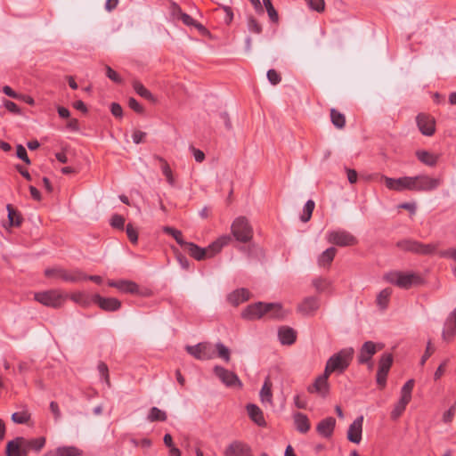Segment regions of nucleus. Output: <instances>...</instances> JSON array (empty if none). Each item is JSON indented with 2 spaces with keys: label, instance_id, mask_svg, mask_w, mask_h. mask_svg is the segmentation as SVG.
Listing matches in <instances>:
<instances>
[{
  "label": "nucleus",
  "instance_id": "nucleus-4",
  "mask_svg": "<svg viewBox=\"0 0 456 456\" xmlns=\"http://www.w3.org/2000/svg\"><path fill=\"white\" fill-rule=\"evenodd\" d=\"M384 279L401 289H408L420 281L419 275L414 273H403L399 271L389 272L385 274Z\"/></svg>",
  "mask_w": 456,
  "mask_h": 456
},
{
  "label": "nucleus",
  "instance_id": "nucleus-15",
  "mask_svg": "<svg viewBox=\"0 0 456 456\" xmlns=\"http://www.w3.org/2000/svg\"><path fill=\"white\" fill-rule=\"evenodd\" d=\"M393 363V355L391 354H384L379 362L377 371V383L383 388L386 386L387 377Z\"/></svg>",
  "mask_w": 456,
  "mask_h": 456
},
{
  "label": "nucleus",
  "instance_id": "nucleus-2",
  "mask_svg": "<svg viewBox=\"0 0 456 456\" xmlns=\"http://www.w3.org/2000/svg\"><path fill=\"white\" fill-rule=\"evenodd\" d=\"M354 350L352 347H346L332 354L325 365V372L330 375L333 372L343 373L350 365Z\"/></svg>",
  "mask_w": 456,
  "mask_h": 456
},
{
  "label": "nucleus",
  "instance_id": "nucleus-21",
  "mask_svg": "<svg viewBox=\"0 0 456 456\" xmlns=\"http://www.w3.org/2000/svg\"><path fill=\"white\" fill-rule=\"evenodd\" d=\"M93 301L102 310L114 312L121 307V302L115 297H103L98 294L93 297Z\"/></svg>",
  "mask_w": 456,
  "mask_h": 456
},
{
  "label": "nucleus",
  "instance_id": "nucleus-23",
  "mask_svg": "<svg viewBox=\"0 0 456 456\" xmlns=\"http://www.w3.org/2000/svg\"><path fill=\"white\" fill-rule=\"evenodd\" d=\"M377 352V346L372 341H366L361 347L358 354L359 363H366Z\"/></svg>",
  "mask_w": 456,
  "mask_h": 456
},
{
  "label": "nucleus",
  "instance_id": "nucleus-48",
  "mask_svg": "<svg viewBox=\"0 0 456 456\" xmlns=\"http://www.w3.org/2000/svg\"><path fill=\"white\" fill-rule=\"evenodd\" d=\"M97 369L101 374V376L103 378L104 381L108 385V387H110V375H109V369L105 362H100L98 363Z\"/></svg>",
  "mask_w": 456,
  "mask_h": 456
},
{
  "label": "nucleus",
  "instance_id": "nucleus-61",
  "mask_svg": "<svg viewBox=\"0 0 456 456\" xmlns=\"http://www.w3.org/2000/svg\"><path fill=\"white\" fill-rule=\"evenodd\" d=\"M111 114L118 118H121L123 116V110L120 104L117 102H112L110 105Z\"/></svg>",
  "mask_w": 456,
  "mask_h": 456
},
{
  "label": "nucleus",
  "instance_id": "nucleus-46",
  "mask_svg": "<svg viewBox=\"0 0 456 456\" xmlns=\"http://www.w3.org/2000/svg\"><path fill=\"white\" fill-rule=\"evenodd\" d=\"M263 4L266 9V12L268 13L269 19L274 22L277 23L279 21V15L276 12L275 8L273 7L271 0H263Z\"/></svg>",
  "mask_w": 456,
  "mask_h": 456
},
{
  "label": "nucleus",
  "instance_id": "nucleus-37",
  "mask_svg": "<svg viewBox=\"0 0 456 456\" xmlns=\"http://www.w3.org/2000/svg\"><path fill=\"white\" fill-rule=\"evenodd\" d=\"M132 86L135 93L141 97L154 102L153 94L138 80H134Z\"/></svg>",
  "mask_w": 456,
  "mask_h": 456
},
{
  "label": "nucleus",
  "instance_id": "nucleus-42",
  "mask_svg": "<svg viewBox=\"0 0 456 456\" xmlns=\"http://www.w3.org/2000/svg\"><path fill=\"white\" fill-rule=\"evenodd\" d=\"M178 18L186 26L194 27L200 31H203L206 29L202 24L197 22L191 16H190L189 14H187L185 12H181V15Z\"/></svg>",
  "mask_w": 456,
  "mask_h": 456
},
{
  "label": "nucleus",
  "instance_id": "nucleus-39",
  "mask_svg": "<svg viewBox=\"0 0 456 456\" xmlns=\"http://www.w3.org/2000/svg\"><path fill=\"white\" fill-rule=\"evenodd\" d=\"M167 419V415L166 411H164L155 406L150 410L149 414L147 416V419L151 422L166 421Z\"/></svg>",
  "mask_w": 456,
  "mask_h": 456
},
{
  "label": "nucleus",
  "instance_id": "nucleus-26",
  "mask_svg": "<svg viewBox=\"0 0 456 456\" xmlns=\"http://www.w3.org/2000/svg\"><path fill=\"white\" fill-rule=\"evenodd\" d=\"M413 387H414V379H409L403 386V387L401 389V396H400L399 401L397 402V404L401 405L404 409L406 408V405L411 400V393H412Z\"/></svg>",
  "mask_w": 456,
  "mask_h": 456
},
{
  "label": "nucleus",
  "instance_id": "nucleus-43",
  "mask_svg": "<svg viewBox=\"0 0 456 456\" xmlns=\"http://www.w3.org/2000/svg\"><path fill=\"white\" fill-rule=\"evenodd\" d=\"M391 294L392 290L390 289H384L379 293L377 297V304L381 309L387 308Z\"/></svg>",
  "mask_w": 456,
  "mask_h": 456
},
{
  "label": "nucleus",
  "instance_id": "nucleus-11",
  "mask_svg": "<svg viewBox=\"0 0 456 456\" xmlns=\"http://www.w3.org/2000/svg\"><path fill=\"white\" fill-rule=\"evenodd\" d=\"M215 375L226 386V387H241L242 383L240 380L239 377L232 371L216 365L214 367Z\"/></svg>",
  "mask_w": 456,
  "mask_h": 456
},
{
  "label": "nucleus",
  "instance_id": "nucleus-53",
  "mask_svg": "<svg viewBox=\"0 0 456 456\" xmlns=\"http://www.w3.org/2000/svg\"><path fill=\"white\" fill-rule=\"evenodd\" d=\"M456 411V403H454L444 414L443 421L446 424L451 423L454 418Z\"/></svg>",
  "mask_w": 456,
  "mask_h": 456
},
{
  "label": "nucleus",
  "instance_id": "nucleus-18",
  "mask_svg": "<svg viewBox=\"0 0 456 456\" xmlns=\"http://www.w3.org/2000/svg\"><path fill=\"white\" fill-rule=\"evenodd\" d=\"M387 189L402 191L404 190L411 191V176H403L399 178H391L383 176Z\"/></svg>",
  "mask_w": 456,
  "mask_h": 456
},
{
  "label": "nucleus",
  "instance_id": "nucleus-31",
  "mask_svg": "<svg viewBox=\"0 0 456 456\" xmlns=\"http://www.w3.org/2000/svg\"><path fill=\"white\" fill-rule=\"evenodd\" d=\"M416 156L420 162L428 167H435L439 159L438 155L424 150L417 151Z\"/></svg>",
  "mask_w": 456,
  "mask_h": 456
},
{
  "label": "nucleus",
  "instance_id": "nucleus-6",
  "mask_svg": "<svg viewBox=\"0 0 456 456\" xmlns=\"http://www.w3.org/2000/svg\"><path fill=\"white\" fill-rule=\"evenodd\" d=\"M442 183V178L431 177L428 175L411 176V191H431L437 189Z\"/></svg>",
  "mask_w": 456,
  "mask_h": 456
},
{
  "label": "nucleus",
  "instance_id": "nucleus-19",
  "mask_svg": "<svg viewBox=\"0 0 456 456\" xmlns=\"http://www.w3.org/2000/svg\"><path fill=\"white\" fill-rule=\"evenodd\" d=\"M319 299L315 297H305L298 305L297 312L304 316L314 315L319 309Z\"/></svg>",
  "mask_w": 456,
  "mask_h": 456
},
{
  "label": "nucleus",
  "instance_id": "nucleus-56",
  "mask_svg": "<svg viewBox=\"0 0 456 456\" xmlns=\"http://www.w3.org/2000/svg\"><path fill=\"white\" fill-rule=\"evenodd\" d=\"M110 224L114 228L122 230L125 224V218L120 215H114L111 217Z\"/></svg>",
  "mask_w": 456,
  "mask_h": 456
},
{
  "label": "nucleus",
  "instance_id": "nucleus-24",
  "mask_svg": "<svg viewBox=\"0 0 456 456\" xmlns=\"http://www.w3.org/2000/svg\"><path fill=\"white\" fill-rule=\"evenodd\" d=\"M247 412L250 419L259 427H265L266 421L264 417L262 410L254 403H248L246 406Z\"/></svg>",
  "mask_w": 456,
  "mask_h": 456
},
{
  "label": "nucleus",
  "instance_id": "nucleus-41",
  "mask_svg": "<svg viewBox=\"0 0 456 456\" xmlns=\"http://www.w3.org/2000/svg\"><path fill=\"white\" fill-rule=\"evenodd\" d=\"M162 230L165 233L171 235L180 246L185 247L187 244V241L183 238L181 231L170 226H164Z\"/></svg>",
  "mask_w": 456,
  "mask_h": 456
},
{
  "label": "nucleus",
  "instance_id": "nucleus-62",
  "mask_svg": "<svg viewBox=\"0 0 456 456\" xmlns=\"http://www.w3.org/2000/svg\"><path fill=\"white\" fill-rule=\"evenodd\" d=\"M16 155L19 159H22L26 163L28 164V156L26 151V148L21 144L17 145V152Z\"/></svg>",
  "mask_w": 456,
  "mask_h": 456
},
{
  "label": "nucleus",
  "instance_id": "nucleus-1",
  "mask_svg": "<svg viewBox=\"0 0 456 456\" xmlns=\"http://www.w3.org/2000/svg\"><path fill=\"white\" fill-rule=\"evenodd\" d=\"M230 241L231 237L229 235H223L207 248H200L193 242H187L184 248L187 249L191 256L200 261L205 258L213 257L221 251L223 247L228 245Z\"/></svg>",
  "mask_w": 456,
  "mask_h": 456
},
{
  "label": "nucleus",
  "instance_id": "nucleus-44",
  "mask_svg": "<svg viewBox=\"0 0 456 456\" xmlns=\"http://www.w3.org/2000/svg\"><path fill=\"white\" fill-rule=\"evenodd\" d=\"M216 348L217 356L224 360L225 362H229L231 360L230 349L221 342L216 344Z\"/></svg>",
  "mask_w": 456,
  "mask_h": 456
},
{
  "label": "nucleus",
  "instance_id": "nucleus-50",
  "mask_svg": "<svg viewBox=\"0 0 456 456\" xmlns=\"http://www.w3.org/2000/svg\"><path fill=\"white\" fill-rule=\"evenodd\" d=\"M12 420L17 424H25L28 421V414L25 411L14 412L12 415Z\"/></svg>",
  "mask_w": 456,
  "mask_h": 456
},
{
  "label": "nucleus",
  "instance_id": "nucleus-20",
  "mask_svg": "<svg viewBox=\"0 0 456 456\" xmlns=\"http://www.w3.org/2000/svg\"><path fill=\"white\" fill-rule=\"evenodd\" d=\"M363 416L357 417L349 426L347 430V439L354 444H360L362 441Z\"/></svg>",
  "mask_w": 456,
  "mask_h": 456
},
{
  "label": "nucleus",
  "instance_id": "nucleus-33",
  "mask_svg": "<svg viewBox=\"0 0 456 456\" xmlns=\"http://www.w3.org/2000/svg\"><path fill=\"white\" fill-rule=\"evenodd\" d=\"M153 159L158 160L160 163L161 170H162L163 175L166 176L167 182L171 186H174L175 183V177L173 175L172 169H171L169 164L167 163V161L164 158H162L161 156H159V155H154Z\"/></svg>",
  "mask_w": 456,
  "mask_h": 456
},
{
  "label": "nucleus",
  "instance_id": "nucleus-10",
  "mask_svg": "<svg viewBox=\"0 0 456 456\" xmlns=\"http://www.w3.org/2000/svg\"><path fill=\"white\" fill-rule=\"evenodd\" d=\"M34 297L40 304L53 308L60 307L63 303V297L59 291L54 289L37 292Z\"/></svg>",
  "mask_w": 456,
  "mask_h": 456
},
{
  "label": "nucleus",
  "instance_id": "nucleus-54",
  "mask_svg": "<svg viewBox=\"0 0 456 456\" xmlns=\"http://www.w3.org/2000/svg\"><path fill=\"white\" fill-rule=\"evenodd\" d=\"M105 69H106V76L111 81H113V82H115L117 84H121L123 82V80L120 77V76L114 69H112L110 66L106 65L105 66Z\"/></svg>",
  "mask_w": 456,
  "mask_h": 456
},
{
  "label": "nucleus",
  "instance_id": "nucleus-45",
  "mask_svg": "<svg viewBox=\"0 0 456 456\" xmlns=\"http://www.w3.org/2000/svg\"><path fill=\"white\" fill-rule=\"evenodd\" d=\"M315 203L314 200H309L306 201L304 207L303 215L300 216L302 222L306 223L310 220L313 211L314 209Z\"/></svg>",
  "mask_w": 456,
  "mask_h": 456
},
{
  "label": "nucleus",
  "instance_id": "nucleus-13",
  "mask_svg": "<svg viewBox=\"0 0 456 456\" xmlns=\"http://www.w3.org/2000/svg\"><path fill=\"white\" fill-rule=\"evenodd\" d=\"M419 130L423 135L431 136L436 132V119L429 114L419 113L416 117Z\"/></svg>",
  "mask_w": 456,
  "mask_h": 456
},
{
  "label": "nucleus",
  "instance_id": "nucleus-63",
  "mask_svg": "<svg viewBox=\"0 0 456 456\" xmlns=\"http://www.w3.org/2000/svg\"><path fill=\"white\" fill-rule=\"evenodd\" d=\"M128 106L137 113H142L143 108L142 106L133 97L128 100Z\"/></svg>",
  "mask_w": 456,
  "mask_h": 456
},
{
  "label": "nucleus",
  "instance_id": "nucleus-17",
  "mask_svg": "<svg viewBox=\"0 0 456 456\" xmlns=\"http://www.w3.org/2000/svg\"><path fill=\"white\" fill-rule=\"evenodd\" d=\"M267 304L258 302L248 305L241 313V317L245 320L253 321L262 318L266 314Z\"/></svg>",
  "mask_w": 456,
  "mask_h": 456
},
{
  "label": "nucleus",
  "instance_id": "nucleus-51",
  "mask_svg": "<svg viewBox=\"0 0 456 456\" xmlns=\"http://www.w3.org/2000/svg\"><path fill=\"white\" fill-rule=\"evenodd\" d=\"M309 4L310 8L318 12L324 11L325 3L324 0H305Z\"/></svg>",
  "mask_w": 456,
  "mask_h": 456
},
{
  "label": "nucleus",
  "instance_id": "nucleus-8",
  "mask_svg": "<svg viewBox=\"0 0 456 456\" xmlns=\"http://www.w3.org/2000/svg\"><path fill=\"white\" fill-rule=\"evenodd\" d=\"M397 247L405 251H411L416 254L430 255L433 254L437 246L436 244H423L421 242L411 240H405L397 242Z\"/></svg>",
  "mask_w": 456,
  "mask_h": 456
},
{
  "label": "nucleus",
  "instance_id": "nucleus-32",
  "mask_svg": "<svg viewBox=\"0 0 456 456\" xmlns=\"http://www.w3.org/2000/svg\"><path fill=\"white\" fill-rule=\"evenodd\" d=\"M289 313L279 303H267L266 314L273 319H283Z\"/></svg>",
  "mask_w": 456,
  "mask_h": 456
},
{
  "label": "nucleus",
  "instance_id": "nucleus-57",
  "mask_svg": "<svg viewBox=\"0 0 456 456\" xmlns=\"http://www.w3.org/2000/svg\"><path fill=\"white\" fill-rule=\"evenodd\" d=\"M267 78L272 85H278L281 78L280 74L275 69H269L267 71Z\"/></svg>",
  "mask_w": 456,
  "mask_h": 456
},
{
  "label": "nucleus",
  "instance_id": "nucleus-60",
  "mask_svg": "<svg viewBox=\"0 0 456 456\" xmlns=\"http://www.w3.org/2000/svg\"><path fill=\"white\" fill-rule=\"evenodd\" d=\"M434 348L432 347V345H431V342L428 341V345H427V348H426V351L424 353V354L422 355L421 359H420V365L423 366L425 364V362H427V360L432 355V354L434 353Z\"/></svg>",
  "mask_w": 456,
  "mask_h": 456
},
{
  "label": "nucleus",
  "instance_id": "nucleus-27",
  "mask_svg": "<svg viewBox=\"0 0 456 456\" xmlns=\"http://www.w3.org/2000/svg\"><path fill=\"white\" fill-rule=\"evenodd\" d=\"M273 384L269 377H266L262 388L259 392L260 401L263 404L273 405V392H272Z\"/></svg>",
  "mask_w": 456,
  "mask_h": 456
},
{
  "label": "nucleus",
  "instance_id": "nucleus-49",
  "mask_svg": "<svg viewBox=\"0 0 456 456\" xmlns=\"http://www.w3.org/2000/svg\"><path fill=\"white\" fill-rule=\"evenodd\" d=\"M248 28L249 31L260 34L262 32V27L254 17H248Z\"/></svg>",
  "mask_w": 456,
  "mask_h": 456
},
{
  "label": "nucleus",
  "instance_id": "nucleus-14",
  "mask_svg": "<svg viewBox=\"0 0 456 456\" xmlns=\"http://www.w3.org/2000/svg\"><path fill=\"white\" fill-rule=\"evenodd\" d=\"M330 376L329 373L324 371L315 379L313 385L308 387L307 391L311 394L316 393L322 398L327 397L330 393V384L328 381Z\"/></svg>",
  "mask_w": 456,
  "mask_h": 456
},
{
  "label": "nucleus",
  "instance_id": "nucleus-34",
  "mask_svg": "<svg viewBox=\"0 0 456 456\" xmlns=\"http://www.w3.org/2000/svg\"><path fill=\"white\" fill-rule=\"evenodd\" d=\"M456 335V321L447 318L444 323V328L442 337L445 341H451Z\"/></svg>",
  "mask_w": 456,
  "mask_h": 456
},
{
  "label": "nucleus",
  "instance_id": "nucleus-9",
  "mask_svg": "<svg viewBox=\"0 0 456 456\" xmlns=\"http://www.w3.org/2000/svg\"><path fill=\"white\" fill-rule=\"evenodd\" d=\"M185 350L194 358L201 361L213 359L216 355L213 346L208 342L199 343L195 346H186Z\"/></svg>",
  "mask_w": 456,
  "mask_h": 456
},
{
  "label": "nucleus",
  "instance_id": "nucleus-22",
  "mask_svg": "<svg viewBox=\"0 0 456 456\" xmlns=\"http://www.w3.org/2000/svg\"><path fill=\"white\" fill-rule=\"evenodd\" d=\"M336 426V419L333 417H328L322 419L316 426L317 433L324 437L330 438L332 436Z\"/></svg>",
  "mask_w": 456,
  "mask_h": 456
},
{
  "label": "nucleus",
  "instance_id": "nucleus-40",
  "mask_svg": "<svg viewBox=\"0 0 456 456\" xmlns=\"http://www.w3.org/2000/svg\"><path fill=\"white\" fill-rule=\"evenodd\" d=\"M330 119L332 124L338 129H342L346 126V118L344 114L340 113L336 109L330 110Z\"/></svg>",
  "mask_w": 456,
  "mask_h": 456
},
{
  "label": "nucleus",
  "instance_id": "nucleus-64",
  "mask_svg": "<svg viewBox=\"0 0 456 456\" xmlns=\"http://www.w3.org/2000/svg\"><path fill=\"white\" fill-rule=\"evenodd\" d=\"M190 150L197 162L201 163L205 159V153L201 150L196 149L193 146H191Z\"/></svg>",
  "mask_w": 456,
  "mask_h": 456
},
{
  "label": "nucleus",
  "instance_id": "nucleus-12",
  "mask_svg": "<svg viewBox=\"0 0 456 456\" xmlns=\"http://www.w3.org/2000/svg\"><path fill=\"white\" fill-rule=\"evenodd\" d=\"M224 456H254L251 447L245 442L235 440L224 451Z\"/></svg>",
  "mask_w": 456,
  "mask_h": 456
},
{
  "label": "nucleus",
  "instance_id": "nucleus-36",
  "mask_svg": "<svg viewBox=\"0 0 456 456\" xmlns=\"http://www.w3.org/2000/svg\"><path fill=\"white\" fill-rule=\"evenodd\" d=\"M7 208V217L8 220L4 223V226L7 228L8 226H19L21 223V217L18 211H16L11 205L6 206Z\"/></svg>",
  "mask_w": 456,
  "mask_h": 456
},
{
  "label": "nucleus",
  "instance_id": "nucleus-38",
  "mask_svg": "<svg viewBox=\"0 0 456 456\" xmlns=\"http://www.w3.org/2000/svg\"><path fill=\"white\" fill-rule=\"evenodd\" d=\"M118 289L123 293L136 294L139 291L138 285L131 281L119 280Z\"/></svg>",
  "mask_w": 456,
  "mask_h": 456
},
{
  "label": "nucleus",
  "instance_id": "nucleus-47",
  "mask_svg": "<svg viewBox=\"0 0 456 456\" xmlns=\"http://www.w3.org/2000/svg\"><path fill=\"white\" fill-rule=\"evenodd\" d=\"M313 285L318 292H323L330 286V281L324 278H316L313 281Z\"/></svg>",
  "mask_w": 456,
  "mask_h": 456
},
{
  "label": "nucleus",
  "instance_id": "nucleus-55",
  "mask_svg": "<svg viewBox=\"0 0 456 456\" xmlns=\"http://www.w3.org/2000/svg\"><path fill=\"white\" fill-rule=\"evenodd\" d=\"M45 444V438L44 436L30 440V449L39 452Z\"/></svg>",
  "mask_w": 456,
  "mask_h": 456
},
{
  "label": "nucleus",
  "instance_id": "nucleus-30",
  "mask_svg": "<svg viewBox=\"0 0 456 456\" xmlns=\"http://www.w3.org/2000/svg\"><path fill=\"white\" fill-rule=\"evenodd\" d=\"M278 336L282 345H292L297 338L296 331L289 327H281L278 331Z\"/></svg>",
  "mask_w": 456,
  "mask_h": 456
},
{
  "label": "nucleus",
  "instance_id": "nucleus-35",
  "mask_svg": "<svg viewBox=\"0 0 456 456\" xmlns=\"http://www.w3.org/2000/svg\"><path fill=\"white\" fill-rule=\"evenodd\" d=\"M337 254V249L334 247L328 248L318 257V264L320 266H330Z\"/></svg>",
  "mask_w": 456,
  "mask_h": 456
},
{
  "label": "nucleus",
  "instance_id": "nucleus-58",
  "mask_svg": "<svg viewBox=\"0 0 456 456\" xmlns=\"http://www.w3.org/2000/svg\"><path fill=\"white\" fill-rule=\"evenodd\" d=\"M294 404L297 409H305L307 406L306 399L301 395H296L293 398Z\"/></svg>",
  "mask_w": 456,
  "mask_h": 456
},
{
  "label": "nucleus",
  "instance_id": "nucleus-28",
  "mask_svg": "<svg viewBox=\"0 0 456 456\" xmlns=\"http://www.w3.org/2000/svg\"><path fill=\"white\" fill-rule=\"evenodd\" d=\"M249 299V291L246 289H239L228 296V301L234 306Z\"/></svg>",
  "mask_w": 456,
  "mask_h": 456
},
{
  "label": "nucleus",
  "instance_id": "nucleus-52",
  "mask_svg": "<svg viewBox=\"0 0 456 456\" xmlns=\"http://www.w3.org/2000/svg\"><path fill=\"white\" fill-rule=\"evenodd\" d=\"M126 235H127L129 240L134 244L137 243L138 232H137L136 229L131 224H128L126 225Z\"/></svg>",
  "mask_w": 456,
  "mask_h": 456
},
{
  "label": "nucleus",
  "instance_id": "nucleus-5",
  "mask_svg": "<svg viewBox=\"0 0 456 456\" xmlns=\"http://www.w3.org/2000/svg\"><path fill=\"white\" fill-rule=\"evenodd\" d=\"M233 237L240 242L247 243L253 237V229L245 216H239L234 219L231 225Z\"/></svg>",
  "mask_w": 456,
  "mask_h": 456
},
{
  "label": "nucleus",
  "instance_id": "nucleus-3",
  "mask_svg": "<svg viewBox=\"0 0 456 456\" xmlns=\"http://www.w3.org/2000/svg\"><path fill=\"white\" fill-rule=\"evenodd\" d=\"M45 275L48 279L61 280L70 283L82 281V279L86 277V274L80 270H68L61 266L46 268Z\"/></svg>",
  "mask_w": 456,
  "mask_h": 456
},
{
  "label": "nucleus",
  "instance_id": "nucleus-16",
  "mask_svg": "<svg viewBox=\"0 0 456 456\" xmlns=\"http://www.w3.org/2000/svg\"><path fill=\"white\" fill-rule=\"evenodd\" d=\"M28 443L24 437H16L6 445L7 456H28Z\"/></svg>",
  "mask_w": 456,
  "mask_h": 456
},
{
  "label": "nucleus",
  "instance_id": "nucleus-29",
  "mask_svg": "<svg viewBox=\"0 0 456 456\" xmlns=\"http://www.w3.org/2000/svg\"><path fill=\"white\" fill-rule=\"evenodd\" d=\"M81 452L75 446L58 447L53 451H49L43 456H77Z\"/></svg>",
  "mask_w": 456,
  "mask_h": 456
},
{
  "label": "nucleus",
  "instance_id": "nucleus-59",
  "mask_svg": "<svg viewBox=\"0 0 456 456\" xmlns=\"http://www.w3.org/2000/svg\"><path fill=\"white\" fill-rule=\"evenodd\" d=\"M72 300H74L76 303L86 305L88 304V298L87 297L81 292L74 293L71 296Z\"/></svg>",
  "mask_w": 456,
  "mask_h": 456
},
{
  "label": "nucleus",
  "instance_id": "nucleus-25",
  "mask_svg": "<svg viewBox=\"0 0 456 456\" xmlns=\"http://www.w3.org/2000/svg\"><path fill=\"white\" fill-rule=\"evenodd\" d=\"M293 420L296 429L302 434H305L310 430L311 424L308 417L302 412L293 414Z\"/></svg>",
  "mask_w": 456,
  "mask_h": 456
},
{
  "label": "nucleus",
  "instance_id": "nucleus-7",
  "mask_svg": "<svg viewBox=\"0 0 456 456\" xmlns=\"http://www.w3.org/2000/svg\"><path fill=\"white\" fill-rule=\"evenodd\" d=\"M326 240L329 243L338 247H349L356 245L357 239L346 230H333L326 234Z\"/></svg>",
  "mask_w": 456,
  "mask_h": 456
}]
</instances>
